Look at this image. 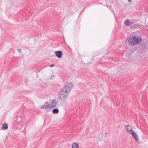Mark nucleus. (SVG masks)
Returning a JSON list of instances; mask_svg holds the SVG:
<instances>
[{
    "mask_svg": "<svg viewBox=\"0 0 148 148\" xmlns=\"http://www.w3.org/2000/svg\"><path fill=\"white\" fill-rule=\"evenodd\" d=\"M55 75H52L50 77V79H53L55 77Z\"/></svg>",
    "mask_w": 148,
    "mask_h": 148,
    "instance_id": "obj_13",
    "label": "nucleus"
},
{
    "mask_svg": "<svg viewBox=\"0 0 148 148\" xmlns=\"http://www.w3.org/2000/svg\"><path fill=\"white\" fill-rule=\"evenodd\" d=\"M18 52H21V50L20 49H18Z\"/></svg>",
    "mask_w": 148,
    "mask_h": 148,
    "instance_id": "obj_15",
    "label": "nucleus"
},
{
    "mask_svg": "<svg viewBox=\"0 0 148 148\" xmlns=\"http://www.w3.org/2000/svg\"><path fill=\"white\" fill-rule=\"evenodd\" d=\"M141 41L140 36H131L128 38V42L130 45L133 46L140 43Z\"/></svg>",
    "mask_w": 148,
    "mask_h": 148,
    "instance_id": "obj_2",
    "label": "nucleus"
},
{
    "mask_svg": "<svg viewBox=\"0 0 148 148\" xmlns=\"http://www.w3.org/2000/svg\"><path fill=\"white\" fill-rule=\"evenodd\" d=\"M8 128V126L7 124L6 123H4L3 124L2 127H1V129L2 130H6Z\"/></svg>",
    "mask_w": 148,
    "mask_h": 148,
    "instance_id": "obj_10",
    "label": "nucleus"
},
{
    "mask_svg": "<svg viewBox=\"0 0 148 148\" xmlns=\"http://www.w3.org/2000/svg\"><path fill=\"white\" fill-rule=\"evenodd\" d=\"M72 148H79V146L77 143H74L72 145Z\"/></svg>",
    "mask_w": 148,
    "mask_h": 148,
    "instance_id": "obj_11",
    "label": "nucleus"
},
{
    "mask_svg": "<svg viewBox=\"0 0 148 148\" xmlns=\"http://www.w3.org/2000/svg\"><path fill=\"white\" fill-rule=\"evenodd\" d=\"M73 86V84L71 82H68L65 84L58 94V97L60 100L64 101L66 99Z\"/></svg>",
    "mask_w": 148,
    "mask_h": 148,
    "instance_id": "obj_1",
    "label": "nucleus"
},
{
    "mask_svg": "<svg viewBox=\"0 0 148 148\" xmlns=\"http://www.w3.org/2000/svg\"><path fill=\"white\" fill-rule=\"evenodd\" d=\"M52 112L53 114H58L59 112V110L58 109L54 108L52 110Z\"/></svg>",
    "mask_w": 148,
    "mask_h": 148,
    "instance_id": "obj_12",
    "label": "nucleus"
},
{
    "mask_svg": "<svg viewBox=\"0 0 148 148\" xmlns=\"http://www.w3.org/2000/svg\"><path fill=\"white\" fill-rule=\"evenodd\" d=\"M56 56L59 58H60L62 56V53L61 51H56L55 52Z\"/></svg>",
    "mask_w": 148,
    "mask_h": 148,
    "instance_id": "obj_9",
    "label": "nucleus"
},
{
    "mask_svg": "<svg viewBox=\"0 0 148 148\" xmlns=\"http://www.w3.org/2000/svg\"><path fill=\"white\" fill-rule=\"evenodd\" d=\"M54 66V64H51L50 65V67H53V66Z\"/></svg>",
    "mask_w": 148,
    "mask_h": 148,
    "instance_id": "obj_14",
    "label": "nucleus"
},
{
    "mask_svg": "<svg viewBox=\"0 0 148 148\" xmlns=\"http://www.w3.org/2000/svg\"><path fill=\"white\" fill-rule=\"evenodd\" d=\"M41 108L43 109L50 108L49 104L47 102H45L44 104L41 106Z\"/></svg>",
    "mask_w": 148,
    "mask_h": 148,
    "instance_id": "obj_5",
    "label": "nucleus"
},
{
    "mask_svg": "<svg viewBox=\"0 0 148 148\" xmlns=\"http://www.w3.org/2000/svg\"><path fill=\"white\" fill-rule=\"evenodd\" d=\"M131 0H128V1L130 2L131 1Z\"/></svg>",
    "mask_w": 148,
    "mask_h": 148,
    "instance_id": "obj_17",
    "label": "nucleus"
},
{
    "mask_svg": "<svg viewBox=\"0 0 148 148\" xmlns=\"http://www.w3.org/2000/svg\"><path fill=\"white\" fill-rule=\"evenodd\" d=\"M130 134H131L132 136L136 141L138 140V135L133 130Z\"/></svg>",
    "mask_w": 148,
    "mask_h": 148,
    "instance_id": "obj_8",
    "label": "nucleus"
},
{
    "mask_svg": "<svg viewBox=\"0 0 148 148\" xmlns=\"http://www.w3.org/2000/svg\"><path fill=\"white\" fill-rule=\"evenodd\" d=\"M125 128L129 134H130L133 130L132 127L129 125H125Z\"/></svg>",
    "mask_w": 148,
    "mask_h": 148,
    "instance_id": "obj_6",
    "label": "nucleus"
},
{
    "mask_svg": "<svg viewBox=\"0 0 148 148\" xmlns=\"http://www.w3.org/2000/svg\"><path fill=\"white\" fill-rule=\"evenodd\" d=\"M137 26V25H134L135 27H136Z\"/></svg>",
    "mask_w": 148,
    "mask_h": 148,
    "instance_id": "obj_16",
    "label": "nucleus"
},
{
    "mask_svg": "<svg viewBox=\"0 0 148 148\" xmlns=\"http://www.w3.org/2000/svg\"><path fill=\"white\" fill-rule=\"evenodd\" d=\"M124 23L125 25L129 26L132 25L133 24V22L130 21L129 19H127L124 21Z\"/></svg>",
    "mask_w": 148,
    "mask_h": 148,
    "instance_id": "obj_7",
    "label": "nucleus"
},
{
    "mask_svg": "<svg viewBox=\"0 0 148 148\" xmlns=\"http://www.w3.org/2000/svg\"><path fill=\"white\" fill-rule=\"evenodd\" d=\"M57 104V102L56 99H54L51 101L49 104L50 108H55Z\"/></svg>",
    "mask_w": 148,
    "mask_h": 148,
    "instance_id": "obj_3",
    "label": "nucleus"
},
{
    "mask_svg": "<svg viewBox=\"0 0 148 148\" xmlns=\"http://www.w3.org/2000/svg\"><path fill=\"white\" fill-rule=\"evenodd\" d=\"M140 47L142 49L144 50H147L148 48V41L146 42L145 43L141 44Z\"/></svg>",
    "mask_w": 148,
    "mask_h": 148,
    "instance_id": "obj_4",
    "label": "nucleus"
}]
</instances>
